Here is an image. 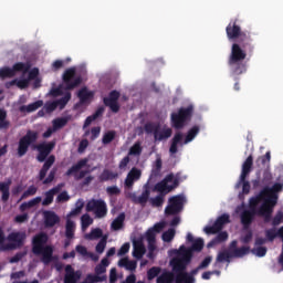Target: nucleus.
Here are the masks:
<instances>
[{
	"mask_svg": "<svg viewBox=\"0 0 283 283\" xmlns=\"http://www.w3.org/2000/svg\"><path fill=\"white\" fill-rule=\"evenodd\" d=\"M226 34L229 41H234L231 46L230 56L228 59V65L231 67V74L234 76V81H238V76L247 74V55L253 54L255 46L253 45V39L251 33L242 31V27L238 24V20H232L226 28Z\"/></svg>",
	"mask_w": 283,
	"mask_h": 283,
	"instance_id": "obj_1",
	"label": "nucleus"
},
{
	"mask_svg": "<svg viewBox=\"0 0 283 283\" xmlns=\"http://www.w3.org/2000/svg\"><path fill=\"white\" fill-rule=\"evenodd\" d=\"M39 140V132L36 130H27V134L22 136L18 142V157L23 158L25 154H28L30 147L36 149L39 153L36 156L38 163H44L40 172L39 180H45V176H48V171L52 168V165L56 163V157L51 155L56 147V142L42 143L39 145H34Z\"/></svg>",
	"mask_w": 283,
	"mask_h": 283,
	"instance_id": "obj_2",
	"label": "nucleus"
},
{
	"mask_svg": "<svg viewBox=\"0 0 283 283\" xmlns=\"http://www.w3.org/2000/svg\"><path fill=\"white\" fill-rule=\"evenodd\" d=\"M188 259L174 258L170 261L172 271L175 272V283H196V274L202 271L200 265L187 272V268L191 264Z\"/></svg>",
	"mask_w": 283,
	"mask_h": 283,
	"instance_id": "obj_3",
	"label": "nucleus"
},
{
	"mask_svg": "<svg viewBox=\"0 0 283 283\" xmlns=\"http://www.w3.org/2000/svg\"><path fill=\"white\" fill-rule=\"evenodd\" d=\"M45 244H48V235L45 233L41 232L33 237L32 253L34 255H42L41 262L48 266V264L56 260V256H54V248Z\"/></svg>",
	"mask_w": 283,
	"mask_h": 283,
	"instance_id": "obj_4",
	"label": "nucleus"
},
{
	"mask_svg": "<svg viewBox=\"0 0 283 283\" xmlns=\"http://www.w3.org/2000/svg\"><path fill=\"white\" fill-rule=\"evenodd\" d=\"M193 116V105H188L187 107H181L177 113L171 114V123L175 129H182L187 125L188 120H191Z\"/></svg>",
	"mask_w": 283,
	"mask_h": 283,
	"instance_id": "obj_5",
	"label": "nucleus"
},
{
	"mask_svg": "<svg viewBox=\"0 0 283 283\" xmlns=\"http://www.w3.org/2000/svg\"><path fill=\"white\" fill-rule=\"evenodd\" d=\"M202 249H205V240L198 238L192 241L190 248L180 245L179 250H175V252L177 253V256L175 258L186 259L188 262H191V260H193V253H200Z\"/></svg>",
	"mask_w": 283,
	"mask_h": 283,
	"instance_id": "obj_6",
	"label": "nucleus"
},
{
	"mask_svg": "<svg viewBox=\"0 0 283 283\" xmlns=\"http://www.w3.org/2000/svg\"><path fill=\"white\" fill-rule=\"evenodd\" d=\"M185 202H187V199L182 195L170 197L164 211L166 218H169V216H179V213H182V210L185 209Z\"/></svg>",
	"mask_w": 283,
	"mask_h": 283,
	"instance_id": "obj_7",
	"label": "nucleus"
},
{
	"mask_svg": "<svg viewBox=\"0 0 283 283\" xmlns=\"http://www.w3.org/2000/svg\"><path fill=\"white\" fill-rule=\"evenodd\" d=\"M62 81L66 90H76L81 83H83V77L76 76V69H66L62 75Z\"/></svg>",
	"mask_w": 283,
	"mask_h": 283,
	"instance_id": "obj_8",
	"label": "nucleus"
},
{
	"mask_svg": "<svg viewBox=\"0 0 283 283\" xmlns=\"http://www.w3.org/2000/svg\"><path fill=\"white\" fill-rule=\"evenodd\" d=\"M86 211L95 213L96 218L107 216V203L103 199H91L86 203Z\"/></svg>",
	"mask_w": 283,
	"mask_h": 283,
	"instance_id": "obj_9",
	"label": "nucleus"
},
{
	"mask_svg": "<svg viewBox=\"0 0 283 283\" xmlns=\"http://www.w3.org/2000/svg\"><path fill=\"white\" fill-rule=\"evenodd\" d=\"M87 163H90L87 158L80 159L65 172V176H74L75 180H83L90 174V170H81L87 166Z\"/></svg>",
	"mask_w": 283,
	"mask_h": 283,
	"instance_id": "obj_10",
	"label": "nucleus"
},
{
	"mask_svg": "<svg viewBox=\"0 0 283 283\" xmlns=\"http://www.w3.org/2000/svg\"><path fill=\"white\" fill-rule=\"evenodd\" d=\"M229 222H231V220L229 219V214L223 213L217 218L212 226L206 227L205 232L208 235L220 233V230L223 229L224 224H229Z\"/></svg>",
	"mask_w": 283,
	"mask_h": 283,
	"instance_id": "obj_11",
	"label": "nucleus"
},
{
	"mask_svg": "<svg viewBox=\"0 0 283 283\" xmlns=\"http://www.w3.org/2000/svg\"><path fill=\"white\" fill-rule=\"evenodd\" d=\"M118 98H120V92L114 90L108 94V97L103 98V103L106 107L114 114H118L120 112V105L118 104Z\"/></svg>",
	"mask_w": 283,
	"mask_h": 283,
	"instance_id": "obj_12",
	"label": "nucleus"
},
{
	"mask_svg": "<svg viewBox=\"0 0 283 283\" xmlns=\"http://www.w3.org/2000/svg\"><path fill=\"white\" fill-rule=\"evenodd\" d=\"M283 190V184L276 182L271 188L265 187L262 189V191L265 193V198L268 202H271L272 205H277V199L280 191Z\"/></svg>",
	"mask_w": 283,
	"mask_h": 283,
	"instance_id": "obj_13",
	"label": "nucleus"
},
{
	"mask_svg": "<svg viewBox=\"0 0 283 283\" xmlns=\"http://www.w3.org/2000/svg\"><path fill=\"white\" fill-rule=\"evenodd\" d=\"M273 209H275V205H273L272 202H269V199H265V202L256 211V214L262 216L264 218V222H271V216H273Z\"/></svg>",
	"mask_w": 283,
	"mask_h": 283,
	"instance_id": "obj_14",
	"label": "nucleus"
},
{
	"mask_svg": "<svg viewBox=\"0 0 283 283\" xmlns=\"http://www.w3.org/2000/svg\"><path fill=\"white\" fill-rule=\"evenodd\" d=\"M143 176V171L136 167H133L126 176L124 185L126 189H132L134 184Z\"/></svg>",
	"mask_w": 283,
	"mask_h": 283,
	"instance_id": "obj_15",
	"label": "nucleus"
},
{
	"mask_svg": "<svg viewBox=\"0 0 283 283\" xmlns=\"http://www.w3.org/2000/svg\"><path fill=\"white\" fill-rule=\"evenodd\" d=\"M43 216H44V226L46 227V229H52V227H56V224L61 222V218L54 211L46 210L43 212Z\"/></svg>",
	"mask_w": 283,
	"mask_h": 283,
	"instance_id": "obj_16",
	"label": "nucleus"
},
{
	"mask_svg": "<svg viewBox=\"0 0 283 283\" xmlns=\"http://www.w3.org/2000/svg\"><path fill=\"white\" fill-rule=\"evenodd\" d=\"M255 216H258V211L253 210H243L241 212V224H243V229H250L251 224H253V220H255Z\"/></svg>",
	"mask_w": 283,
	"mask_h": 283,
	"instance_id": "obj_17",
	"label": "nucleus"
},
{
	"mask_svg": "<svg viewBox=\"0 0 283 283\" xmlns=\"http://www.w3.org/2000/svg\"><path fill=\"white\" fill-rule=\"evenodd\" d=\"M174 180V175H168L166 177V181H159L155 185L153 191H158L160 196H165V193H168V191H171L174 189V186L167 185V182H171Z\"/></svg>",
	"mask_w": 283,
	"mask_h": 283,
	"instance_id": "obj_18",
	"label": "nucleus"
},
{
	"mask_svg": "<svg viewBox=\"0 0 283 283\" xmlns=\"http://www.w3.org/2000/svg\"><path fill=\"white\" fill-rule=\"evenodd\" d=\"M81 280V271H74L72 265L65 266L64 283H76Z\"/></svg>",
	"mask_w": 283,
	"mask_h": 283,
	"instance_id": "obj_19",
	"label": "nucleus"
},
{
	"mask_svg": "<svg viewBox=\"0 0 283 283\" xmlns=\"http://www.w3.org/2000/svg\"><path fill=\"white\" fill-rule=\"evenodd\" d=\"M252 169H253V155H250L242 164V170L240 175L241 180H247Z\"/></svg>",
	"mask_w": 283,
	"mask_h": 283,
	"instance_id": "obj_20",
	"label": "nucleus"
},
{
	"mask_svg": "<svg viewBox=\"0 0 283 283\" xmlns=\"http://www.w3.org/2000/svg\"><path fill=\"white\" fill-rule=\"evenodd\" d=\"M266 202V195L261 190L256 196L250 198L249 200V209L250 211H258V205L260 202Z\"/></svg>",
	"mask_w": 283,
	"mask_h": 283,
	"instance_id": "obj_21",
	"label": "nucleus"
},
{
	"mask_svg": "<svg viewBox=\"0 0 283 283\" xmlns=\"http://www.w3.org/2000/svg\"><path fill=\"white\" fill-rule=\"evenodd\" d=\"M184 135L182 133H176L175 136L171 139V144H170V148H169V153L170 154H178V145H180V147H182V145H185L184 140Z\"/></svg>",
	"mask_w": 283,
	"mask_h": 283,
	"instance_id": "obj_22",
	"label": "nucleus"
},
{
	"mask_svg": "<svg viewBox=\"0 0 283 283\" xmlns=\"http://www.w3.org/2000/svg\"><path fill=\"white\" fill-rule=\"evenodd\" d=\"M281 238L283 242V227H281L277 231H275V228H271L265 230V238L269 242H273L276 238ZM282 251H283V243H282Z\"/></svg>",
	"mask_w": 283,
	"mask_h": 283,
	"instance_id": "obj_23",
	"label": "nucleus"
},
{
	"mask_svg": "<svg viewBox=\"0 0 283 283\" xmlns=\"http://www.w3.org/2000/svg\"><path fill=\"white\" fill-rule=\"evenodd\" d=\"M61 191V187L56 186L49 191L45 192V198L42 201L43 207H49V205H52L54 202V196Z\"/></svg>",
	"mask_w": 283,
	"mask_h": 283,
	"instance_id": "obj_24",
	"label": "nucleus"
},
{
	"mask_svg": "<svg viewBox=\"0 0 283 283\" xmlns=\"http://www.w3.org/2000/svg\"><path fill=\"white\" fill-rule=\"evenodd\" d=\"M77 97L80 98L81 105H85V103H90L94 98V93L87 91V87H84L78 91Z\"/></svg>",
	"mask_w": 283,
	"mask_h": 283,
	"instance_id": "obj_25",
	"label": "nucleus"
},
{
	"mask_svg": "<svg viewBox=\"0 0 283 283\" xmlns=\"http://www.w3.org/2000/svg\"><path fill=\"white\" fill-rule=\"evenodd\" d=\"M39 107H43V101H36L34 103H31L29 105H22L20 106V112L22 114H24L27 112V114H32V112H36V109H39Z\"/></svg>",
	"mask_w": 283,
	"mask_h": 283,
	"instance_id": "obj_26",
	"label": "nucleus"
},
{
	"mask_svg": "<svg viewBox=\"0 0 283 283\" xmlns=\"http://www.w3.org/2000/svg\"><path fill=\"white\" fill-rule=\"evenodd\" d=\"M10 185H12V180H8L7 182H0V192L2 193L1 200L2 202H8L10 200Z\"/></svg>",
	"mask_w": 283,
	"mask_h": 283,
	"instance_id": "obj_27",
	"label": "nucleus"
},
{
	"mask_svg": "<svg viewBox=\"0 0 283 283\" xmlns=\"http://www.w3.org/2000/svg\"><path fill=\"white\" fill-rule=\"evenodd\" d=\"M125 227V212L119 213L111 223L112 231H120Z\"/></svg>",
	"mask_w": 283,
	"mask_h": 283,
	"instance_id": "obj_28",
	"label": "nucleus"
},
{
	"mask_svg": "<svg viewBox=\"0 0 283 283\" xmlns=\"http://www.w3.org/2000/svg\"><path fill=\"white\" fill-rule=\"evenodd\" d=\"M25 240V233L24 232H11L8 235L9 242H15L17 247H21Z\"/></svg>",
	"mask_w": 283,
	"mask_h": 283,
	"instance_id": "obj_29",
	"label": "nucleus"
},
{
	"mask_svg": "<svg viewBox=\"0 0 283 283\" xmlns=\"http://www.w3.org/2000/svg\"><path fill=\"white\" fill-rule=\"evenodd\" d=\"M118 178V172H114L109 169H104L98 176L99 182H107L109 180H116Z\"/></svg>",
	"mask_w": 283,
	"mask_h": 283,
	"instance_id": "obj_30",
	"label": "nucleus"
},
{
	"mask_svg": "<svg viewBox=\"0 0 283 283\" xmlns=\"http://www.w3.org/2000/svg\"><path fill=\"white\" fill-rule=\"evenodd\" d=\"M75 231H76V223L72 221V219H66L65 238H67V240H74Z\"/></svg>",
	"mask_w": 283,
	"mask_h": 283,
	"instance_id": "obj_31",
	"label": "nucleus"
},
{
	"mask_svg": "<svg viewBox=\"0 0 283 283\" xmlns=\"http://www.w3.org/2000/svg\"><path fill=\"white\" fill-rule=\"evenodd\" d=\"M149 196H151V188L149 187V184H146L144 186V191L135 200V202H138V205H147V201L149 200Z\"/></svg>",
	"mask_w": 283,
	"mask_h": 283,
	"instance_id": "obj_32",
	"label": "nucleus"
},
{
	"mask_svg": "<svg viewBox=\"0 0 283 283\" xmlns=\"http://www.w3.org/2000/svg\"><path fill=\"white\" fill-rule=\"evenodd\" d=\"M172 130L171 128H165L163 130H157L155 133V143H160L161 140H167V138H171Z\"/></svg>",
	"mask_w": 283,
	"mask_h": 283,
	"instance_id": "obj_33",
	"label": "nucleus"
},
{
	"mask_svg": "<svg viewBox=\"0 0 283 283\" xmlns=\"http://www.w3.org/2000/svg\"><path fill=\"white\" fill-rule=\"evenodd\" d=\"M146 251L147 250L145 249V244H143V242L138 241L134 243L133 255L136 258V260H142Z\"/></svg>",
	"mask_w": 283,
	"mask_h": 283,
	"instance_id": "obj_34",
	"label": "nucleus"
},
{
	"mask_svg": "<svg viewBox=\"0 0 283 283\" xmlns=\"http://www.w3.org/2000/svg\"><path fill=\"white\" fill-rule=\"evenodd\" d=\"M174 280H176V273L166 271L163 272L158 277H157V283H174Z\"/></svg>",
	"mask_w": 283,
	"mask_h": 283,
	"instance_id": "obj_35",
	"label": "nucleus"
},
{
	"mask_svg": "<svg viewBox=\"0 0 283 283\" xmlns=\"http://www.w3.org/2000/svg\"><path fill=\"white\" fill-rule=\"evenodd\" d=\"M227 240H229V233H227V231L219 232L217 237L208 243V247H216V244L227 242Z\"/></svg>",
	"mask_w": 283,
	"mask_h": 283,
	"instance_id": "obj_36",
	"label": "nucleus"
},
{
	"mask_svg": "<svg viewBox=\"0 0 283 283\" xmlns=\"http://www.w3.org/2000/svg\"><path fill=\"white\" fill-rule=\"evenodd\" d=\"M231 258H233V252H230L229 250H223L218 253L216 262L222 263V262H231Z\"/></svg>",
	"mask_w": 283,
	"mask_h": 283,
	"instance_id": "obj_37",
	"label": "nucleus"
},
{
	"mask_svg": "<svg viewBox=\"0 0 283 283\" xmlns=\"http://www.w3.org/2000/svg\"><path fill=\"white\" fill-rule=\"evenodd\" d=\"M144 130L146 132V134H154V137L156 136V134L158 132H160V124H156V123H146L144 125Z\"/></svg>",
	"mask_w": 283,
	"mask_h": 283,
	"instance_id": "obj_38",
	"label": "nucleus"
},
{
	"mask_svg": "<svg viewBox=\"0 0 283 283\" xmlns=\"http://www.w3.org/2000/svg\"><path fill=\"white\" fill-rule=\"evenodd\" d=\"M75 250L80 255H83V258H87V256L92 258L94 262L98 260L97 255H95L94 253L87 252V248H85V245H76Z\"/></svg>",
	"mask_w": 283,
	"mask_h": 283,
	"instance_id": "obj_39",
	"label": "nucleus"
},
{
	"mask_svg": "<svg viewBox=\"0 0 283 283\" xmlns=\"http://www.w3.org/2000/svg\"><path fill=\"white\" fill-rule=\"evenodd\" d=\"M9 127L8 112L4 108H0V129H8Z\"/></svg>",
	"mask_w": 283,
	"mask_h": 283,
	"instance_id": "obj_40",
	"label": "nucleus"
},
{
	"mask_svg": "<svg viewBox=\"0 0 283 283\" xmlns=\"http://www.w3.org/2000/svg\"><path fill=\"white\" fill-rule=\"evenodd\" d=\"M146 239H147L148 244H149V251H155L156 245H154V244L156 243V232L153 229H149L146 232Z\"/></svg>",
	"mask_w": 283,
	"mask_h": 283,
	"instance_id": "obj_41",
	"label": "nucleus"
},
{
	"mask_svg": "<svg viewBox=\"0 0 283 283\" xmlns=\"http://www.w3.org/2000/svg\"><path fill=\"white\" fill-rule=\"evenodd\" d=\"M198 134H200V127L199 126H193L192 128H190L188 130V134L185 138L184 145H187L188 143H191V140H193V138H196V136H198Z\"/></svg>",
	"mask_w": 283,
	"mask_h": 283,
	"instance_id": "obj_42",
	"label": "nucleus"
},
{
	"mask_svg": "<svg viewBox=\"0 0 283 283\" xmlns=\"http://www.w3.org/2000/svg\"><path fill=\"white\" fill-rule=\"evenodd\" d=\"M71 99H72V93L67 92L64 94L63 97L55 101V103H56L57 107H60V109H65V105H67V103H70Z\"/></svg>",
	"mask_w": 283,
	"mask_h": 283,
	"instance_id": "obj_43",
	"label": "nucleus"
},
{
	"mask_svg": "<svg viewBox=\"0 0 283 283\" xmlns=\"http://www.w3.org/2000/svg\"><path fill=\"white\" fill-rule=\"evenodd\" d=\"M85 207V202L83 200H77L75 203V208L67 214V218H73L74 216H80L81 211Z\"/></svg>",
	"mask_w": 283,
	"mask_h": 283,
	"instance_id": "obj_44",
	"label": "nucleus"
},
{
	"mask_svg": "<svg viewBox=\"0 0 283 283\" xmlns=\"http://www.w3.org/2000/svg\"><path fill=\"white\" fill-rule=\"evenodd\" d=\"M70 123V117H59L53 120V128L54 129H63L65 125Z\"/></svg>",
	"mask_w": 283,
	"mask_h": 283,
	"instance_id": "obj_45",
	"label": "nucleus"
},
{
	"mask_svg": "<svg viewBox=\"0 0 283 283\" xmlns=\"http://www.w3.org/2000/svg\"><path fill=\"white\" fill-rule=\"evenodd\" d=\"M105 280H107V276L103 275V276H98L96 274H87L84 283H98V282H105Z\"/></svg>",
	"mask_w": 283,
	"mask_h": 283,
	"instance_id": "obj_46",
	"label": "nucleus"
},
{
	"mask_svg": "<svg viewBox=\"0 0 283 283\" xmlns=\"http://www.w3.org/2000/svg\"><path fill=\"white\" fill-rule=\"evenodd\" d=\"M251 248L249 247H241L238 249L232 250V258H244V255L249 254Z\"/></svg>",
	"mask_w": 283,
	"mask_h": 283,
	"instance_id": "obj_47",
	"label": "nucleus"
},
{
	"mask_svg": "<svg viewBox=\"0 0 283 283\" xmlns=\"http://www.w3.org/2000/svg\"><path fill=\"white\" fill-rule=\"evenodd\" d=\"M6 243V232H3V228H0V252L10 251L12 249L11 244Z\"/></svg>",
	"mask_w": 283,
	"mask_h": 283,
	"instance_id": "obj_48",
	"label": "nucleus"
},
{
	"mask_svg": "<svg viewBox=\"0 0 283 283\" xmlns=\"http://www.w3.org/2000/svg\"><path fill=\"white\" fill-rule=\"evenodd\" d=\"M143 154V146L140 142L135 143L128 150V156H140Z\"/></svg>",
	"mask_w": 283,
	"mask_h": 283,
	"instance_id": "obj_49",
	"label": "nucleus"
},
{
	"mask_svg": "<svg viewBox=\"0 0 283 283\" xmlns=\"http://www.w3.org/2000/svg\"><path fill=\"white\" fill-rule=\"evenodd\" d=\"M269 163H271V151L265 153V155L256 159V167H265Z\"/></svg>",
	"mask_w": 283,
	"mask_h": 283,
	"instance_id": "obj_50",
	"label": "nucleus"
},
{
	"mask_svg": "<svg viewBox=\"0 0 283 283\" xmlns=\"http://www.w3.org/2000/svg\"><path fill=\"white\" fill-rule=\"evenodd\" d=\"M174 238H176V229L174 228L168 229L161 235L164 242H171Z\"/></svg>",
	"mask_w": 283,
	"mask_h": 283,
	"instance_id": "obj_51",
	"label": "nucleus"
},
{
	"mask_svg": "<svg viewBox=\"0 0 283 283\" xmlns=\"http://www.w3.org/2000/svg\"><path fill=\"white\" fill-rule=\"evenodd\" d=\"M12 70L14 71V75L17 72H28L30 70V64L18 62L13 65Z\"/></svg>",
	"mask_w": 283,
	"mask_h": 283,
	"instance_id": "obj_52",
	"label": "nucleus"
},
{
	"mask_svg": "<svg viewBox=\"0 0 283 283\" xmlns=\"http://www.w3.org/2000/svg\"><path fill=\"white\" fill-rule=\"evenodd\" d=\"M116 138V132L115 130H109L106 134H104L102 138L103 145H109Z\"/></svg>",
	"mask_w": 283,
	"mask_h": 283,
	"instance_id": "obj_53",
	"label": "nucleus"
},
{
	"mask_svg": "<svg viewBox=\"0 0 283 283\" xmlns=\"http://www.w3.org/2000/svg\"><path fill=\"white\" fill-rule=\"evenodd\" d=\"M88 240H98L99 238H103V230L101 228L93 229L87 234Z\"/></svg>",
	"mask_w": 283,
	"mask_h": 283,
	"instance_id": "obj_54",
	"label": "nucleus"
},
{
	"mask_svg": "<svg viewBox=\"0 0 283 283\" xmlns=\"http://www.w3.org/2000/svg\"><path fill=\"white\" fill-rule=\"evenodd\" d=\"M25 255H28V251L17 252L14 256L9 260V262L10 264H17L18 262H21Z\"/></svg>",
	"mask_w": 283,
	"mask_h": 283,
	"instance_id": "obj_55",
	"label": "nucleus"
},
{
	"mask_svg": "<svg viewBox=\"0 0 283 283\" xmlns=\"http://www.w3.org/2000/svg\"><path fill=\"white\" fill-rule=\"evenodd\" d=\"M150 203L153 207H163V205H165V195H159L151 198Z\"/></svg>",
	"mask_w": 283,
	"mask_h": 283,
	"instance_id": "obj_56",
	"label": "nucleus"
},
{
	"mask_svg": "<svg viewBox=\"0 0 283 283\" xmlns=\"http://www.w3.org/2000/svg\"><path fill=\"white\" fill-rule=\"evenodd\" d=\"M39 202H41V197H36V198H34V199H32V200H30L28 203H22L21 206H20V209H21V211H25V209H28V207L30 208V207H36V205H39Z\"/></svg>",
	"mask_w": 283,
	"mask_h": 283,
	"instance_id": "obj_57",
	"label": "nucleus"
},
{
	"mask_svg": "<svg viewBox=\"0 0 283 283\" xmlns=\"http://www.w3.org/2000/svg\"><path fill=\"white\" fill-rule=\"evenodd\" d=\"M12 76H14L13 69L3 67L0 70V78H12Z\"/></svg>",
	"mask_w": 283,
	"mask_h": 283,
	"instance_id": "obj_58",
	"label": "nucleus"
},
{
	"mask_svg": "<svg viewBox=\"0 0 283 283\" xmlns=\"http://www.w3.org/2000/svg\"><path fill=\"white\" fill-rule=\"evenodd\" d=\"M105 247H107V237H103L95 247L96 253H103L105 251Z\"/></svg>",
	"mask_w": 283,
	"mask_h": 283,
	"instance_id": "obj_59",
	"label": "nucleus"
},
{
	"mask_svg": "<svg viewBox=\"0 0 283 283\" xmlns=\"http://www.w3.org/2000/svg\"><path fill=\"white\" fill-rule=\"evenodd\" d=\"M38 191L36 186H30L21 196V200H25V198H30V196H35Z\"/></svg>",
	"mask_w": 283,
	"mask_h": 283,
	"instance_id": "obj_60",
	"label": "nucleus"
},
{
	"mask_svg": "<svg viewBox=\"0 0 283 283\" xmlns=\"http://www.w3.org/2000/svg\"><path fill=\"white\" fill-rule=\"evenodd\" d=\"M160 275V268L153 266L147 272L148 280H154L155 277H158Z\"/></svg>",
	"mask_w": 283,
	"mask_h": 283,
	"instance_id": "obj_61",
	"label": "nucleus"
},
{
	"mask_svg": "<svg viewBox=\"0 0 283 283\" xmlns=\"http://www.w3.org/2000/svg\"><path fill=\"white\" fill-rule=\"evenodd\" d=\"M283 220V212L282 210H279L274 218L272 219V227H279V224H282Z\"/></svg>",
	"mask_w": 283,
	"mask_h": 283,
	"instance_id": "obj_62",
	"label": "nucleus"
},
{
	"mask_svg": "<svg viewBox=\"0 0 283 283\" xmlns=\"http://www.w3.org/2000/svg\"><path fill=\"white\" fill-rule=\"evenodd\" d=\"M81 221H82L83 229H87V227H90V224H92V222H94V219H92V217H90V214H83L81 218Z\"/></svg>",
	"mask_w": 283,
	"mask_h": 283,
	"instance_id": "obj_63",
	"label": "nucleus"
},
{
	"mask_svg": "<svg viewBox=\"0 0 283 283\" xmlns=\"http://www.w3.org/2000/svg\"><path fill=\"white\" fill-rule=\"evenodd\" d=\"M266 247H259L256 249H252V253L256 255L258 258H264L266 255Z\"/></svg>",
	"mask_w": 283,
	"mask_h": 283,
	"instance_id": "obj_64",
	"label": "nucleus"
}]
</instances>
